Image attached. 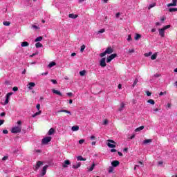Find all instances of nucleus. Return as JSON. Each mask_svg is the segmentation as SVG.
I'll return each mask as SVG.
<instances>
[{"label": "nucleus", "mask_w": 177, "mask_h": 177, "mask_svg": "<svg viewBox=\"0 0 177 177\" xmlns=\"http://www.w3.org/2000/svg\"><path fill=\"white\" fill-rule=\"evenodd\" d=\"M59 113H66L67 114H69V115H71V112L66 109H60L56 112V114H59Z\"/></svg>", "instance_id": "nucleus-10"}, {"label": "nucleus", "mask_w": 177, "mask_h": 177, "mask_svg": "<svg viewBox=\"0 0 177 177\" xmlns=\"http://www.w3.org/2000/svg\"><path fill=\"white\" fill-rule=\"evenodd\" d=\"M109 124V120H107V119H106L104 122H103V125H107Z\"/></svg>", "instance_id": "nucleus-47"}, {"label": "nucleus", "mask_w": 177, "mask_h": 177, "mask_svg": "<svg viewBox=\"0 0 177 177\" xmlns=\"http://www.w3.org/2000/svg\"><path fill=\"white\" fill-rule=\"evenodd\" d=\"M35 46H36V48H42V46H44L42 45V44L37 42L35 44Z\"/></svg>", "instance_id": "nucleus-32"}, {"label": "nucleus", "mask_w": 177, "mask_h": 177, "mask_svg": "<svg viewBox=\"0 0 177 177\" xmlns=\"http://www.w3.org/2000/svg\"><path fill=\"white\" fill-rule=\"evenodd\" d=\"M34 86H35V83L34 82H30L29 83V89H31V88H34Z\"/></svg>", "instance_id": "nucleus-33"}, {"label": "nucleus", "mask_w": 177, "mask_h": 177, "mask_svg": "<svg viewBox=\"0 0 177 177\" xmlns=\"http://www.w3.org/2000/svg\"><path fill=\"white\" fill-rule=\"evenodd\" d=\"M8 158H9L8 156H4V157H3V158H2V161H6V160H8Z\"/></svg>", "instance_id": "nucleus-52"}, {"label": "nucleus", "mask_w": 177, "mask_h": 177, "mask_svg": "<svg viewBox=\"0 0 177 177\" xmlns=\"http://www.w3.org/2000/svg\"><path fill=\"white\" fill-rule=\"evenodd\" d=\"M159 35L162 37V38H164L165 37V30L163 28L159 29Z\"/></svg>", "instance_id": "nucleus-11"}, {"label": "nucleus", "mask_w": 177, "mask_h": 177, "mask_svg": "<svg viewBox=\"0 0 177 177\" xmlns=\"http://www.w3.org/2000/svg\"><path fill=\"white\" fill-rule=\"evenodd\" d=\"M111 153H115V152H117V150L115 149H111Z\"/></svg>", "instance_id": "nucleus-56"}, {"label": "nucleus", "mask_w": 177, "mask_h": 177, "mask_svg": "<svg viewBox=\"0 0 177 177\" xmlns=\"http://www.w3.org/2000/svg\"><path fill=\"white\" fill-rule=\"evenodd\" d=\"M28 45H30V44L27 41H24L21 43V46L22 47H26V46H28Z\"/></svg>", "instance_id": "nucleus-27"}, {"label": "nucleus", "mask_w": 177, "mask_h": 177, "mask_svg": "<svg viewBox=\"0 0 177 177\" xmlns=\"http://www.w3.org/2000/svg\"><path fill=\"white\" fill-rule=\"evenodd\" d=\"M124 109H125V104H124V102H122L120 104V107L118 109V111H122Z\"/></svg>", "instance_id": "nucleus-16"}, {"label": "nucleus", "mask_w": 177, "mask_h": 177, "mask_svg": "<svg viewBox=\"0 0 177 177\" xmlns=\"http://www.w3.org/2000/svg\"><path fill=\"white\" fill-rule=\"evenodd\" d=\"M71 130L73 132H75L76 131H79L80 130V127L79 126H73L71 128Z\"/></svg>", "instance_id": "nucleus-18"}, {"label": "nucleus", "mask_w": 177, "mask_h": 177, "mask_svg": "<svg viewBox=\"0 0 177 177\" xmlns=\"http://www.w3.org/2000/svg\"><path fill=\"white\" fill-rule=\"evenodd\" d=\"M8 133V130L6 129L3 130V133L7 134Z\"/></svg>", "instance_id": "nucleus-60"}, {"label": "nucleus", "mask_w": 177, "mask_h": 177, "mask_svg": "<svg viewBox=\"0 0 177 177\" xmlns=\"http://www.w3.org/2000/svg\"><path fill=\"white\" fill-rule=\"evenodd\" d=\"M4 122H5V120H0V127H1V125H2Z\"/></svg>", "instance_id": "nucleus-59"}, {"label": "nucleus", "mask_w": 177, "mask_h": 177, "mask_svg": "<svg viewBox=\"0 0 177 177\" xmlns=\"http://www.w3.org/2000/svg\"><path fill=\"white\" fill-rule=\"evenodd\" d=\"M42 113V111H39L38 112H36L33 115H32V117L35 118V117H37V115H40V114Z\"/></svg>", "instance_id": "nucleus-25"}, {"label": "nucleus", "mask_w": 177, "mask_h": 177, "mask_svg": "<svg viewBox=\"0 0 177 177\" xmlns=\"http://www.w3.org/2000/svg\"><path fill=\"white\" fill-rule=\"evenodd\" d=\"M85 74H86V71H85V70H83L80 72V75H81V77H84V75H85Z\"/></svg>", "instance_id": "nucleus-35"}, {"label": "nucleus", "mask_w": 177, "mask_h": 177, "mask_svg": "<svg viewBox=\"0 0 177 177\" xmlns=\"http://www.w3.org/2000/svg\"><path fill=\"white\" fill-rule=\"evenodd\" d=\"M77 161H86V158H84L82 156H77Z\"/></svg>", "instance_id": "nucleus-24"}, {"label": "nucleus", "mask_w": 177, "mask_h": 177, "mask_svg": "<svg viewBox=\"0 0 177 177\" xmlns=\"http://www.w3.org/2000/svg\"><path fill=\"white\" fill-rule=\"evenodd\" d=\"M100 66H101V67H106V66H107V64H106V58H102L100 59Z\"/></svg>", "instance_id": "nucleus-7"}, {"label": "nucleus", "mask_w": 177, "mask_h": 177, "mask_svg": "<svg viewBox=\"0 0 177 177\" xmlns=\"http://www.w3.org/2000/svg\"><path fill=\"white\" fill-rule=\"evenodd\" d=\"M139 38H142V35H140V34L136 33V37H135L136 41H138V39H139Z\"/></svg>", "instance_id": "nucleus-36"}, {"label": "nucleus", "mask_w": 177, "mask_h": 177, "mask_svg": "<svg viewBox=\"0 0 177 177\" xmlns=\"http://www.w3.org/2000/svg\"><path fill=\"white\" fill-rule=\"evenodd\" d=\"M44 165V162H42V161H37V163H36V165H35L33 167L34 171H37L38 169H39V167H41V165Z\"/></svg>", "instance_id": "nucleus-4"}, {"label": "nucleus", "mask_w": 177, "mask_h": 177, "mask_svg": "<svg viewBox=\"0 0 177 177\" xmlns=\"http://www.w3.org/2000/svg\"><path fill=\"white\" fill-rule=\"evenodd\" d=\"M168 28H171V25L165 26L162 28L163 30H168Z\"/></svg>", "instance_id": "nucleus-43"}, {"label": "nucleus", "mask_w": 177, "mask_h": 177, "mask_svg": "<svg viewBox=\"0 0 177 177\" xmlns=\"http://www.w3.org/2000/svg\"><path fill=\"white\" fill-rule=\"evenodd\" d=\"M157 5L156 3H153L152 4H150L148 7V10H150L151 9V8H154V6H156Z\"/></svg>", "instance_id": "nucleus-29"}, {"label": "nucleus", "mask_w": 177, "mask_h": 177, "mask_svg": "<svg viewBox=\"0 0 177 177\" xmlns=\"http://www.w3.org/2000/svg\"><path fill=\"white\" fill-rule=\"evenodd\" d=\"M81 167V162H78L77 165H73V169H78Z\"/></svg>", "instance_id": "nucleus-19"}, {"label": "nucleus", "mask_w": 177, "mask_h": 177, "mask_svg": "<svg viewBox=\"0 0 177 177\" xmlns=\"http://www.w3.org/2000/svg\"><path fill=\"white\" fill-rule=\"evenodd\" d=\"M153 77H155V78H158L159 77H161V74L156 73L153 75Z\"/></svg>", "instance_id": "nucleus-48"}, {"label": "nucleus", "mask_w": 177, "mask_h": 177, "mask_svg": "<svg viewBox=\"0 0 177 177\" xmlns=\"http://www.w3.org/2000/svg\"><path fill=\"white\" fill-rule=\"evenodd\" d=\"M71 165V162L68 160H66L64 163L62 164L63 168H68V165Z\"/></svg>", "instance_id": "nucleus-8"}, {"label": "nucleus", "mask_w": 177, "mask_h": 177, "mask_svg": "<svg viewBox=\"0 0 177 177\" xmlns=\"http://www.w3.org/2000/svg\"><path fill=\"white\" fill-rule=\"evenodd\" d=\"M120 16H121V14H120V12H118V13L116 14V17H117V19H118V18L120 17Z\"/></svg>", "instance_id": "nucleus-62"}, {"label": "nucleus", "mask_w": 177, "mask_h": 177, "mask_svg": "<svg viewBox=\"0 0 177 177\" xmlns=\"http://www.w3.org/2000/svg\"><path fill=\"white\" fill-rule=\"evenodd\" d=\"M108 143H107V146L109 147H110L111 149H114L115 147V145L117 144V142H115L114 140H108Z\"/></svg>", "instance_id": "nucleus-2"}, {"label": "nucleus", "mask_w": 177, "mask_h": 177, "mask_svg": "<svg viewBox=\"0 0 177 177\" xmlns=\"http://www.w3.org/2000/svg\"><path fill=\"white\" fill-rule=\"evenodd\" d=\"M52 92H53V93H55V95H58V96H63V94L60 91H59L56 89H53Z\"/></svg>", "instance_id": "nucleus-15"}, {"label": "nucleus", "mask_w": 177, "mask_h": 177, "mask_svg": "<svg viewBox=\"0 0 177 177\" xmlns=\"http://www.w3.org/2000/svg\"><path fill=\"white\" fill-rule=\"evenodd\" d=\"M11 132L12 133H20L21 132V126L12 127Z\"/></svg>", "instance_id": "nucleus-1"}, {"label": "nucleus", "mask_w": 177, "mask_h": 177, "mask_svg": "<svg viewBox=\"0 0 177 177\" xmlns=\"http://www.w3.org/2000/svg\"><path fill=\"white\" fill-rule=\"evenodd\" d=\"M85 50V45H82L81 46V48H80V52H84V50Z\"/></svg>", "instance_id": "nucleus-44"}, {"label": "nucleus", "mask_w": 177, "mask_h": 177, "mask_svg": "<svg viewBox=\"0 0 177 177\" xmlns=\"http://www.w3.org/2000/svg\"><path fill=\"white\" fill-rule=\"evenodd\" d=\"M169 12H170L171 13L174 12H177V8H169Z\"/></svg>", "instance_id": "nucleus-31"}, {"label": "nucleus", "mask_w": 177, "mask_h": 177, "mask_svg": "<svg viewBox=\"0 0 177 177\" xmlns=\"http://www.w3.org/2000/svg\"><path fill=\"white\" fill-rule=\"evenodd\" d=\"M36 55H38V52L33 53L32 55H30V57H34V56H36Z\"/></svg>", "instance_id": "nucleus-57"}, {"label": "nucleus", "mask_w": 177, "mask_h": 177, "mask_svg": "<svg viewBox=\"0 0 177 177\" xmlns=\"http://www.w3.org/2000/svg\"><path fill=\"white\" fill-rule=\"evenodd\" d=\"M67 96H73V93H67Z\"/></svg>", "instance_id": "nucleus-64"}, {"label": "nucleus", "mask_w": 177, "mask_h": 177, "mask_svg": "<svg viewBox=\"0 0 177 177\" xmlns=\"http://www.w3.org/2000/svg\"><path fill=\"white\" fill-rule=\"evenodd\" d=\"M151 142H153V140L151 139H147L143 140L142 143L143 145H147L149 143H151Z\"/></svg>", "instance_id": "nucleus-17"}, {"label": "nucleus", "mask_w": 177, "mask_h": 177, "mask_svg": "<svg viewBox=\"0 0 177 177\" xmlns=\"http://www.w3.org/2000/svg\"><path fill=\"white\" fill-rule=\"evenodd\" d=\"M36 108L37 109V110L39 111V109H41V104H37V106H36Z\"/></svg>", "instance_id": "nucleus-53"}, {"label": "nucleus", "mask_w": 177, "mask_h": 177, "mask_svg": "<svg viewBox=\"0 0 177 177\" xmlns=\"http://www.w3.org/2000/svg\"><path fill=\"white\" fill-rule=\"evenodd\" d=\"M127 41H132V37L131 36V35H128Z\"/></svg>", "instance_id": "nucleus-50"}, {"label": "nucleus", "mask_w": 177, "mask_h": 177, "mask_svg": "<svg viewBox=\"0 0 177 177\" xmlns=\"http://www.w3.org/2000/svg\"><path fill=\"white\" fill-rule=\"evenodd\" d=\"M32 28H35V30H39V27H38L37 26H35V25H32Z\"/></svg>", "instance_id": "nucleus-45"}, {"label": "nucleus", "mask_w": 177, "mask_h": 177, "mask_svg": "<svg viewBox=\"0 0 177 177\" xmlns=\"http://www.w3.org/2000/svg\"><path fill=\"white\" fill-rule=\"evenodd\" d=\"M142 129H145V126H140V127H138L135 129V132H139L140 131H142Z\"/></svg>", "instance_id": "nucleus-20"}, {"label": "nucleus", "mask_w": 177, "mask_h": 177, "mask_svg": "<svg viewBox=\"0 0 177 177\" xmlns=\"http://www.w3.org/2000/svg\"><path fill=\"white\" fill-rule=\"evenodd\" d=\"M1 117H5V115H6V113L5 112H2L1 114H0Z\"/></svg>", "instance_id": "nucleus-54"}, {"label": "nucleus", "mask_w": 177, "mask_h": 177, "mask_svg": "<svg viewBox=\"0 0 177 177\" xmlns=\"http://www.w3.org/2000/svg\"><path fill=\"white\" fill-rule=\"evenodd\" d=\"M106 55H111L114 52V49L111 46L108 47L105 50Z\"/></svg>", "instance_id": "nucleus-9"}, {"label": "nucleus", "mask_w": 177, "mask_h": 177, "mask_svg": "<svg viewBox=\"0 0 177 177\" xmlns=\"http://www.w3.org/2000/svg\"><path fill=\"white\" fill-rule=\"evenodd\" d=\"M12 91H14V92H17V91H19V88H17V86H15L12 88Z\"/></svg>", "instance_id": "nucleus-46"}, {"label": "nucleus", "mask_w": 177, "mask_h": 177, "mask_svg": "<svg viewBox=\"0 0 177 177\" xmlns=\"http://www.w3.org/2000/svg\"><path fill=\"white\" fill-rule=\"evenodd\" d=\"M106 55H107V53H106V51L100 54V57H104V56H106Z\"/></svg>", "instance_id": "nucleus-41"}, {"label": "nucleus", "mask_w": 177, "mask_h": 177, "mask_svg": "<svg viewBox=\"0 0 177 177\" xmlns=\"http://www.w3.org/2000/svg\"><path fill=\"white\" fill-rule=\"evenodd\" d=\"M177 0H172V3H168L167 7L171 8V6H176Z\"/></svg>", "instance_id": "nucleus-14"}, {"label": "nucleus", "mask_w": 177, "mask_h": 177, "mask_svg": "<svg viewBox=\"0 0 177 177\" xmlns=\"http://www.w3.org/2000/svg\"><path fill=\"white\" fill-rule=\"evenodd\" d=\"M42 39H44V37L42 36H39L35 39V42H39V41H42Z\"/></svg>", "instance_id": "nucleus-26"}, {"label": "nucleus", "mask_w": 177, "mask_h": 177, "mask_svg": "<svg viewBox=\"0 0 177 177\" xmlns=\"http://www.w3.org/2000/svg\"><path fill=\"white\" fill-rule=\"evenodd\" d=\"M162 164H163L162 161L158 162V165H162Z\"/></svg>", "instance_id": "nucleus-63"}, {"label": "nucleus", "mask_w": 177, "mask_h": 177, "mask_svg": "<svg viewBox=\"0 0 177 177\" xmlns=\"http://www.w3.org/2000/svg\"><path fill=\"white\" fill-rule=\"evenodd\" d=\"M112 167H116L120 165V161L118 160H113L111 162Z\"/></svg>", "instance_id": "nucleus-12"}, {"label": "nucleus", "mask_w": 177, "mask_h": 177, "mask_svg": "<svg viewBox=\"0 0 177 177\" xmlns=\"http://www.w3.org/2000/svg\"><path fill=\"white\" fill-rule=\"evenodd\" d=\"M55 133V129L51 128L48 132V135H53Z\"/></svg>", "instance_id": "nucleus-23"}, {"label": "nucleus", "mask_w": 177, "mask_h": 177, "mask_svg": "<svg viewBox=\"0 0 177 177\" xmlns=\"http://www.w3.org/2000/svg\"><path fill=\"white\" fill-rule=\"evenodd\" d=\"M84 142H85V140L82 139V140H79V144L82 145V143H84Z\"/></svg>", "instance_id": "nucleus-49"}, {"label": "nucleus", "mask_w": 177, "mask_h": 177, "mask_svg": "<svg viewBox=\"0 0 177 177\" xmlns=\"http://www.w3.org/2000/svg\"><path fill=\"white\" fill-rule=\"evenodd\" d=\"M53 66H56V62H51L48 64L49 68H52V67H53Z\"/></svg>", "instance_id": "nucleus-28"}, {"label": "nucleus", "mask_w": 177, "mask_h": 177, "mask_svg": "<svg viewBox=\"0 0 177 177\" xmlns=\"http://www.w3.org/2000/svg\"><path fill=\"white\" fill-rule=\"evenodd\" d=\"M68 17H70V19H77L78 17V15L74 14H69Z\"/></svg>", "instance_id": "nucleus-22"}, {"label": "nucleus", "mask_w": 177, "mask_h": 177, "mask_svg": "<svg viewBox=\"0 0 177 177\" xmlns=\"http://www.w3.org/2000/svg\"><path fill=\"white\" fill-rule=\"evenodd\" d=\"M48 165H45L42 170H41V175L44 176V175H46V170L48 169Z\"/></svg>", "instance_id": "nucleus-13"}, {"label": "nucleus", "mask_w": 177, "mask_h": 177, "mask_svg": "<svg viewBox=\"0 0 177 177\" xmlns=\"http://www.w3.org/2000/svg\"><path fill=\"white\" fill-rule=\"evenodd\" d=\"M151 60H156V59H157V53H154L153 55H152L151 56Z\"/></svg>", "instance_id": "nucleus-34"}, {"label": "nucleus", "mask_w": 177, "mask_h": 177, "mask_svg": "<svg viewBox=\"0 0 177 177\" xmlns=\"http://www.w3.org/2000/svg\"><path fill=\"white\" fill-rule=\"evenodd\" d=\"M138 78H136L133 84H132V87L135 88V86L136 85V84H138Z\"/></svg>", "instance_id": "nucleus-38"}, {"label": "nucleus", "mask_w": 177, "mask_h": 177, "mask_svg": "<svg viewBox=\"0 0 177 177\" xmlns=\"http://www.w3.org/2000/svg\"><path fill=\"white\" fill-rule=\"evenodd\" d=\"M95 167H96V165L95 164V162H93L91 167L88 169V172H92V171L95 169Z\"/></svg>", "instance_id": "nucleus-21"}, {"label": "nucleus", "mask_w": 177, "mask_h": 177, "mask_svg": "<svg viewBox=\"0 0 177 177\" xmlns=\"http://www.w3.org/2000/svg\"><path fill=\"white\" fill-rule=\"evenodd\" d=\"M104 31H106V30L104 28L101 29L97 31V34H103V32H104Z\"/></svg>", "instance_id": "nucleus-42"}, {"label": "nucleus", "mask_w": 177, "mask_h": 177, "mask_svg": "<svg viewBox=\"0 0 177 177\" xmlns=\"http://www.w3.org/2000/svg\"><path fill=\"white\" fill-rule=\"evenodd\" d=\"M113 171H114V167H109V169L108 172H109V174H111L112 172H113Z\"/></svg>", "instance_id": "nucleus-40"}, {"label": "nucleus", "mask_w": 177, "mask_h": 177, "mask_svg": "<svg viewBox=\"0 0 177 177\" xmlns=\"http://www.w3.org/2000/svg\"><path fill=\"white\" fill-rule=\"evenodd\" d=\"M147 103H149L150 104H156V102H154V100L152 99L148 100Z\"/></svg>", "instance_id": "nucleus-30"}, {"label": "nucleus", "mask_w": 177, "mask_h": 177, "mask_svg": "<svg viewBox=\"0 0 177 177\" xmlns=\"http://www.w3.org/2000/svg\"><path fill=\"white\" fill-rule=\"evenodd\" d=\"M147 95L151 96V93H150V91H147Z\"/></svg>", "instance_id": "nucleus-61"}, {"label": "nucleus", "mask_w": 177, "mask_h": 177, "mask_svg": "<svg viewBox=\"0 0 177 177\" xmlns=\"http://www.w3.org/2000/svg\"><path fill=\"white\" fill-rule=\"evenodd\" d=\"M12 95H13L12 92L7 93L6 96V100L4 102V106H6V104H8V103H9V97H10V96H12Z\"/></svg>", "instance_id": "nucleus-6"}, {"label": "nucleus", "mask_w": 177, "mask_h": 177, "mask_svg": "<svg viewBox=\"0 0 177 177\" xmlns=\"http://www.w3.org/2000/svg\"><path fill=\"white\" fill-rule=\"evenodd\" d=\"M51 82H53V84H57V81L56 80H51Z\"/></svg>", "instance_id": "nucleus-55"}, {"label": "nucleus", "mask_w": 177, "mask_h": 177, "mask_svg": "<svg viewBox=\"0 0 177 177\" xmlns=\"http://www.w3.org/2000/svg\"><path fill=\"white\" fill-rule=\"evenodd\" d=\"M162 95H167V91L160 92V94H159L160 96H162Z\"/></svg>", "instance_id": "nucleus-51"}, {"label": "nucleus", "mask_w": 177, "mask_h": 177, "mask_svg": "<svg viewBox=\"0 0 177 177\" xmlns=\"http://www.w3.org/2000/svg\"><path fill=\"white\" fill-rule=\"evenodd\" d=\"M151 55H153V53H151V51H150L148 53L144 54V56H145V57H149V56H151Z\"/></svg>", "instance_id": "nucleus-37"}, {"label": "nucleus", "mask_w": 177, "mask_h": 177, "mask_svg": "<svg viewBox=\"0 0 177 177\" xmlns=\"http://www.w3.org/2000/svg\"><path fill=\"white\" fill-rule=\"evenodd\" d=\"M135 52V50L131 49V50H129V53H133Z\"/></svg>", "instance_id": "nucleus-58"}, {"label": "nucleus", "mask_w": 177, "mask_h": 177, "mask_svg": "<svg viewBox=\"0 0 177 177\" xmlns=\"http://www.w3.org/2000/svg\"><path fill=\"white\" fill-rule=\"evenodd\" d=\"M50 140H52V137L50 136L45 137L44 138L42 139L41 143L43 145H48V142H50Z\"/></svg>", "instance_id": "nucleus-3"}, {"label": "nucleus", "mask_w": 177, "mask_h": 177, "mask_svg": "<svg viewBox=\"0 0 177 177\" xmlns=\"http://www.w3.org/2000/svg\"><path fill=\"white\" fill-rule=\"evenodd\" d=\"M3 26H6L8 27V26H10V22H9V21H3Z\"/></svg>", "instance_id": "nucleus-39"}, {"label": "nucleus", "mask_w": 177, "mask_h": 177, "mask_svg": "<svg viewBox=\"0 0 177 177\" xmlns=\"http://www.w3.org/2000/svg\"><path fill=\"white\" fill-rule=\"evenodd\" d=\"M118 55L116 53L111 54L109 57L106 59V63H110L113 59H115Z\"/></svg>", "instance_id": "nucleus-5"}]
</instances>
